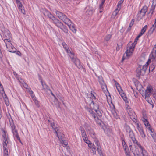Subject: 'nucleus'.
Listing matches in <instances>:
<instances>
[{"instance_id": "4d7b16f0", "label": "nucleus", "mask_w": 156, "mask_h": 156, "mask_svg": "<svg viewBox=\"0 0 156 156\" xmlns=\"http://www.w3.org/2000/svg\"><path fill=\"white\" fill-rule=\"evenodd\" d=\"M138 82L137 81L136 82V83H135V85L136 86V88L137 89V90H140V89H138V86H140V85L139 83H138Z\"/></svg>"}, {"instance_id": "49530a36", "label": "nucleus", "mask_w": 156, "mask_h": 156, "mask_svg": "<svg viewBox=\"0 0 156 156\" xmlns=\"http://www.w3.org/2000/svg\"><path fill=\"white\" fill-rule=\"evenodd\" d=\"M98 79H99V82L100 83V84H102V83H105L104 82V81L102 77H99L98 78Z\"/></svg>"}, {"instance_id": "e2e57ef3", "label": "nucleus", "mask_w": 156, "mask_h": 156, "mask_svg": "<svg viewBox=\"0 0 156 156\" xmlns=\"http://www.w3.org/2000/svg\"><path fill=\"white\" fill-rule=\"evenodd\" d=\"M36 105L38 107H39V105L38 104V102L37 100H35L34 101Z\"/></svg>"}, {"instance_id": "603ef678", "label": "nucleus", "mask_w": 156, "mask_h": 156, "mask_svg": "<svg viewBox=\"0 0 156 156\" xmlns=\"http://www.w3.org/2000/svg\"><path fill=\"white\" fill-rule=\"evenodd\" d=\"M48 91H49L51 93V94L53 96L54 98H55V100L58 102V99L56 98V97H55V96L54 95V94L53 93L52 91H51V90L50 89V90H48Z\"/></svg>"}, {"instance_id": "c756f323", "label": "nucleus", "mask_w": 156, "mask_h": 156, "mask_svg": "<svg viewBox=\"0 0 156 156\" xmlns=\"http://www.w3.org/2000/svg\"><path fill=\"white\" fill-rule=\"evenodd\" d=\"M62 45L63 46V48L65 49L66 52L68 53V55L70 53V52H72L70 50H69L66 48V46L67 45L65 42L62 43Z\"/></svg>"}, {"instance_id": "aec40b11", "label": "nucleus", "mask_w": 156, "mask_h": 156, "mask_svg": "<svg viewBox=\"0 0 156 156\" xmlns=\"http://www.w3.org/2000/svg\"><path fill=\"white\" fill-rule=\"evenodd\" d=\"M62 21L64 22V23L66 24H67L68 26L70 25L72 23L71 21L66 16V19L63 20Z\"/></svg>"}, {"instance_id": "5701e85b", "label": "nucleus", "mask_w": 156, "mask_h": 156, "mask_svg": "<svg viewBox=\"0 0 156 156\" xmlns=\"http://www.w3.org/2000/svg\"><path fill=\"white\" fill-rule=\"evenodd\" d=\"M100 85L101 86L102 90L105 92H105L108 91L107 86L105 83Z\"/></svg>"}, {"instance_id": "412c9836", "label": "nucleus", "mask_w": 156, "mask_h": 156, "mask_svg": "<svg viewBox=\"0 0 156 156\" xmlns=\"http://www.w3.org/2000/svg\"><path fill=\"white\" fill-rule=\"evenodd\" d=\"M12 132L14 136L16 137L17 139L20 142H21L20 138L18 134V133L17 130L16 129L15 130H13Z\"/></svg>"}, {"instance_id": "423d86ee", "label": "nucleus", "mask_w": 156, "mask_h": 156, "mask_svg": "<svg viewBox=\"0 0 156 156\" xmlns=\"http://www.w3.org/2000/svg\"><path fill=\"white\" fill-rule=\"evenodd\" d=\"M50 125L54 130L55 133L56 134V135L58 137L60 141L62 140H63V138L64 137V135L62 133H59L58 128L55 126V124L54 123H51Z\"/></svg>"}, {"instance_id": "7ed1b4c3", "label": "nucleus", "mask_w": 156, "mask_h": 156, "mask_svg": "<svg viewBox=\"0 0 156 156\" xmlns=\"http://www.w3.org/2000/svg\"><path fill=\"white\" fill-rule=\"evenodd\" d=\"M141 36V35L139 34L137 37L135 39L134 42L132 43L131 45L130 46H129V45H127V48H129L126 51L125 53L126 54V56L128 57H129L132 55V54L135 45L137 44V41L138 40L139 38Z\"/></svg>"}, {"instance_id": "2f4dec72", "label": "nucleus", "mask_w": 156, "mask_h": 156, "mask_svg": "<svg viewBox=\"0 0 156 156\" xmlns=\"http://www.w3.org/2000/svg\"><path fill=\"white\" fill-rule=\"evenodd\" d=\"M112 112L114 117L116 119H117L119 118V116L117 115V112H116L115 109H113L112 111Z\"/></svg>"}, {"instance_id": "c03bdc74", "label": "nucleus", "mask_w": 156, "mask_h": 156, "mask_svg": "<svg viewBox=\"0 0 156 156\" xmlns=\"http://www.w3.org/2000/svg\"><path fill=\"white\" fill-rule=\"evenodd\" d=\"M3 99L6 105H9V103L8 98L5 97V98H3Z\"/></svg>"}, {"instance_id": "7c9ffc66", "label": "nucleus", "mask_w": 156, "mask_h": 156, "mask_svg": "<svg viewBox=\"0 0 156 156\" xmlns=\"http://www.w3.org/2000/svg\"><path fill=\"white\" fill-rule=\"evenodd\" d=\"M122 141L124 149V150H126V149L128 148V147L125 141L122 138Z\"/></svg>"}, {"instance_id": "774afa93", "label": "nucleus", "mask_w": 156, "mask_h": 156, "mask_svg": "<svg viewBox=\"0 0 156 156\" xmlns=\"http://www.w3.org/2000/svg\"><path fill=\"white\" fill-rule=\"evenodd\" d=\"M29 93L30 95L32 94H33V92L31 90V89L30 90H29Z\"/></svg>"}, {"instance_id": "a18cd8bd", "label": "nucleus", "mask_w": 156, "mask_h": 156, "mask_svg": "<svg viewBox=\"0 0 156 156\" xmlns=\"http://www.w3.org/2000/svg\"><path fill=\"white\" fill-rule=\"evenodd\" d=\"M125 152V153L126 156H130V152L128 148H127L126 150H124Z\"/></svg>"}, {"instance_id": "1a4fd4ad", "label": "nucleus", "mask_w": 156, "mask_h": 156, "mask_svg": "<svg viewBox=\"0 0 156 156\" xmlns=\"http://www.w3.org/2000/svg\"><path fill=\"white\" fill-rule=\"evenodd\" d=\"M128 114L130 119L134 122H136V115L132 109L129 110Z\"/></svg>"}, {"instance_id": "864d4df0", "label": "nucleus", "mask_w": 156, "mask_h": 156, "mask_svg": "<svg viewBox=\"0 0 156 156\" xmlns=\"http://www.w3.org/2000/svg\"><path fill=\"white\" fill-rule=\"evenodd\" d=\"M122 98H123V100L124 101L125 103H126L128 102V101L127 100V98L126 95L124 96L123 97H122Z\"/></svg>"}, {"instance_id": "0eeeda50", "label": "nucleus", "mask_w": 156, "mask_h": 156, "mask_svg": "<svg viewBox=\"0 0 156 156\" xmlns=\"http://www.w3.org/2000/svg\"><path fill=\"white\" fill-rule=\"evenodd\" d=\"M88 132L89 135L94 139L97 147L98 149L100 148V145L98 140L96 137L94 132L92 129L89 130Z\"/></svg>"}, {"instance_id": "f704fd0d", "label": "nucleus", "mask_w": 156, "mask_h": 156, "mask_svg": "<svg viewBox=\"0 0 156 156\" xmlns=\"http://www.w3.org/2000/svg\"><path fill=\"white\" fill-rule=\"evenodd\" d=\"M94 112L95 113H96L97 117L99 116V117H101L102 116V113L101 111L99 110V109Z\"/></svg>"}, {"instance_id": "6ab92c4d", "label": "nucleus", "mask_w": 156, "mask_h": 156, "mask_svg": "<svg viewBox=\"0 0 156 156\" xmlns=\"http://www.w3.org/2000/svg\"><path fill=\"white\" fill-rule=\"evenodd\" d=\"M4 41L5 43L7 48H9L11 45V43H10V39H5Z\"/></svg>"}, {"instance_id": "9b49d317", "label": "nucleus", "mask_w": 156, "mask_h": 156, "mask_svg": "<svg viewBox=\"0 0 156 156\" xmlns=\"http://www.w3.org/2000/svg\"><path fill=\"white\" fill-rule=\"evenodd\" d=\"M55 12L57 16L61 20H62L66 18V16L61 12L57 10H56Z\"/></svg>"}, {"instance_id": "5fc2aeb1", "label": "nucleus", "mask_w": 156, "mask_h": 156, "mask_svg": "<svg viewBox=\"0 0 156 156\" xmlns=\"http://www.w3.org/2000/svg\"><path fill=\"white\" fill-rule=\"evenodd\" d=\"M151 136L153 138L154 141L156 140V134L155 133H153V134H151Z\"/></svg>"}, {"instance_id": "a211bd4d", "label": "nucleus", "mask_w": 156, "mask_h": 156, "mask_svg": "<svg viewBox=\"0 0 156 156\" xmlns=\"http://www.w3.org/2000/svg\"><path fill=\"white\" fill-rule=\"evenodd\" d=\"M69 27L70 29L73 32L76 33V29L75 26L74 24L72 23L70 24Z\"/></svg>"}, {"instance_id": "79ce46f5", "label": "nucleus", "mask_w": 156, "mask_h": 156, "mask_svg": "<svg viewBox=\"0 0 156 156\" xmlns=\"http://www.w3.org/2000/svg\"><path fill=\"white\" fill-rule=\"evenodd\" d=\"M16 2L18 4V6H19V9H21V10H22V9H21V8L22 7V4L20 2V0H19V2H17V1H16Z\"/></svg>"}, {"instance_id": "58836bf2", "label": "nucleus", "mask_w": 156, "mask_h": 156, "mask_svg": "<svg viewBox=\"0 0 156 156\" xmlns=\"http://www.w3.org/2000/svg\"><path fill=\"white\" fill-rule=\"evenodd\" d=\"M137 127L140 133L144 131L142 128L138 123L137 124Z\"/></svg>"}, {"instance_id": "e433bc0d", "label": "nucleus", "mask_w": 156, "mask_h": 156, "mask_svg": "<svg viewBox=\"0 0 156 156\" xmlns=\"http://www.w3.org/2000/svg\"><path fill=\"white\" fill-rule=\"evenodd\" d=\"M147 6H144L140 12H143L145 14L147 11Z\"/></svg>"}, {"instance_id": "680f3d73", "label": "nucleus", "mask_w": 156, "mask_h": 156, "mask_svg": "<svg viewBox=\"0 0 156 156\" xmlns=\"http://www.w3.org/2000/svg\"><path fill=\"white\" fill-rule=\"evenodd\" d=\"M100 148H101V146H100V148L98 149L97 148V149H98V153H99V154L100 155V156H101V155H102V153L101 152V150L100 149Z\"/></svg>"}, {"instance_id": "f257e3e1", "label": "nucleus", "mask_w": 156, "mask_h": 156, "mask_svg": "<svg viewBox=\"0 0 156 156\" xmlns=\"http://www.w3.org/2000/svg\"><path fill=\"white\" fill-rule=\"evenodd\" d=\"M124 128L126 132L129 133V136L131 139L133 143L134 144L136 143L140 149V151H139L138 149L136 148V149L135 151L137 156H149L147 151L140 144H138L137 143V141L135 138L133 132L130 127L126 124H125Z\"/></svg>"}, {"instance_id": "0e129e2a", "label": "nucleus", "mask_w": 156, "mask_h": 156, "mask_svg": "<svg viewBox=\"0 0 156 156\" xmlns=\"http://www.w3.org/2000/svg\"><path fill=\"white\" fill-rule=\"evenodd\" d=\"M23 86L25 88H27L28 86L26 83H24V84H23Z\"/></svg>"}, {"instance_id": "338daca9", "label": "nucleus", "mask_w": 156, "mask_h": 156, "mask_svg": "<svg viewBox=\"0 0 156 156\" xmlns=\"http://www.w3.org/2000/svg\"><path fill=\"white\" fill-rule=\"evenodd\" d=\"M134 94L136 98H137V97H138V94L137 93V92H134Z\"/></svg>"}, {"instance_id": "bf43d9fd", "label": "nucleus", "mask_w": 156, "mask_h": 156, "mask_svg": "<svg viewBox=\"0 0 156 156\" xmlns=\"http://www.w3.org/2000/svg\"><path fill=\"white\" fill-rule=\"evenodd\" d=\"M0 86H2V90H1V93L2 95H4V92L3 91V92H5V91L4 90V88L1 84H0Z\"/></svg>"}, {"instance_id": "9d476101", "label": "nucleus", "mask_w": 156, "mask_h": 156, "mask_svg": "<svg viewBox=\"0 0 156 156\" xmlns=\"http://www.w3.org/2000/svg\"><path fill=\"white\" fill-rule=\"evenodd\" d=\"M156 5V0H153L152 5L150 9V10L148 13L150 16L151 17L153 13L155 6Z\"/></svg>"}, {"instance_id": "6e6d98bb", "label": "nucleus", "mask_w": 156, "mask_h": 156, "mask_svg": "<svg viewBox=\"0 0 156 156\" xmlns=\"http://www.w3.org/2000/svg\"><path fill=\"white\" fill-rule=\"evenodd\" d=\"M142 120L143 121V122H146V121H147V117L145 116H144L142 118Z\"/></svg>"}, {"instance_id": "39448f33", "label": "nucleus", "mask_w": 156, "mask_h": 156, "mask_svg": "<svg viewBox=\"0 0 156 156\" xmlns=\"http://www.w3.org/2000/svg\"><path fill=\"white\" fill-rule=\"evenodd\" d=\"M147 68V65H139L136 70L137 77H140V75H143L145 73Z\"/></svg>"}, {"instance_id": "393cba45", "label": "nucleus", "mask_w": 156, "mask_h": 156, "mask_svg": "<svg viewBox=\"0 0 156 156\" xmlns=\"http://www.w3.org/2000/svg\"><path fill=\"white\" fill-rule=\"evenodd\" d=\"M8 50V51L11 52L15 53L16 52V48L12 46L11 44V45L9 48H7Z\"/></svg>"}, {"instance_id": "6e6552de", "label": "nucleus", "mask_w": 156, "mask_h": 156, "mask_svg": "<svg viewBox=\"0 0 156 156\" xmlns=\"http://www.w3.org/2000/svg\"><path fill=\"white\" fill-rule=\"evenodd\" d=\"M80 130L81 133L82 137L83 138V140L87 144H89L90 140H88V137L87 136L86 132L84 128L82 127H80Z\"/></svg>"}, {"instance_id": "bb28decb", "label": "nucleus", "mask_w": 156, "mask_h": 156, "mask_svg": "<svg viewBox=\"0 0 156 156\" xmlns=\"http://www.w3.org/2000/svg\"><path fill=\"white\" fill-rule=\"evenodd\" d=\"M119 88L117 87V89L119 91V94H120L122 98L124 96L126 95L123 92V91L121 88L120 87H119Z\"/></svg>"}, {"instance_id": "69168bd1", "label": "nucleus", "mask_w": 156, "mask_h": 156, "mask_svg": "<svg viewBox=\"0 0 156 156\" xmlns=\"http://www.w3.org/2000/svg\"><path fill=\"white\" fill-rule=\"evenodd\" d=\"M114 81H115V84L116 86V87H118L119 88V87H120L119 86V83L116 81L114 80Z\"/></svg>"}, {"instance_id": "f03ea898", "label": "nucleus", "mask_w": 156, "mask_h": 156, "mask_svg": "<svg viewBox=\"0 0 156 156\" xmlns=\"http://www.w3.org/2000/svg\"><path fill=\"white\" fill-rule=\"evenodd\" d=\"M85 101L87 105L85 108L87 111L90 113L89 119L93 118L96 119V114L94 112L99 109V105L97 103H94L93 99L90 97H87Z\"/></svg>"}, {"instance_id": "ea45409f", "label": "nucleus", "mask_w": 156, "mask_h": 156, "mask_svg": "<svg viewBox=\"0 0 156 156\" xmlns=\"http://www.w3.org/2000/svg\"><path fill=\"white\" fill-rule=\"evenodd\" d=\"M3 156H8V152L7 148L3 149Z\"/></svg>"}, {"instance_id": "72a5a7b5", "label": "nucleus", "mask_w": 156, "mask_h": 156, "mask_svg": "<svg viewBox=\"0 0 156 156\" xmlns=\"http://www.w3.org/2000/svg\"><path fill=\"white\" fill-rule=\"evenodd\" d=\"M8 143L7 140H3V149L7 148V144Z\"/></svg>"}, {"instance_id": "cd10ccee", "label": "nucleus", "mask_w": 156, "mask_h": 156, "mask_svg": "<svg viewBox=\"0 0 156 156\" xmlns=\"http://www.w3.org/2000/svg\"><path fill=\"white\" fill-rule=\"evenodd\" d=\"M3 133L2 134V136L3 138V140H7L8 139V137L6 134L7 132L4 130H2Z\"/></svg>"}, {"instance_id": "2eb2a0df", "label": "nucleus", "mask_w": 156, "mask_h": 156, "mask_svg": "<svg viewBox=\"0 0 156 156\" xmlns=\"http://www.w3.org/2000/svg\"><path fill=\"white\" fill-rule=\"evenodd\" d=\"M41 82L43 87V90L45 92H48V90H50V89L49 87L45 83H43V80H41Z\"/></svg>"}, {"instance_id": "37998d69", "label": "nucleus", "mask_w": 156, "mask_h": 156, "mask_svg": "<svg viewBox=\"0 0 156 156\" xmlns=\"http://www.w3.org/2000/svg\"><path fill=\"white\" fill-rule=\"evenodd\" d=\"M119 8H117L113 12L112 14V15L114 16H115L118 14V13L119 12Z\"/></svg>"}, {"instance_id": "4be33fe9", "label": "nucleus", "mask_w": 156, "mask_h": 156, "mask_svg": "<svg viewBox=\"0 0 156 156\" xmlns=\"http://www.w3.org/2000/svg\"><path fill=\"white\" fill-rule=\"evenodd\" d=\"M151 89H147L145 91V94L144 95H142L143 97L144 96H147L149 97V96L150 95Z\"/></svg>"}, {"instance_id": "f8f14e48", "label": "nucleus", "mask_w": 156, "mask_h": 156, "mask_svg": "<svg viewBox=\"0 0 156 156\" xmlns=\"http://www.w3.org/2000/svg\"><path fill=\"white\" fill-rule=\"evenodd\" d=\"M52 22L58 27H60L62 23L58 19L54 17L52 19Z\"/></svg>"}, {"instance_id": "c9c22d12", "label": "nucleus", "mask_w": 156, "mask_h": 156, "mask_svg": "<svg viewBox=\"0 0 156 156\" xmlns=\"http://www.w3.org/2000/svg\"><path fill=\"white\" fill-rule=\"evenodd\" d=\"M95 119H94L96 121L97 124L100 126L101 125L102 123V122L101 120L99 119L98 117H96Z\"/></svg>"}, {"instance_id": "de8ad7c7", "label": "nucleus", "mask_w": 156, "mask_h": 156, "mask_svg": "<svg viewBox=\"0 0 156 156\" xmlns=\"http://www.w3.org/2000/svg\"><path fill=\"white\" fill-rule=\"evenodd\" d=\"M60 142L61 144H63L65 146H67L68 144L67 142L66 141L64 140L61 141Z\"/></svg>"}, {"instance_id": "a19ab883", "label": "nucleus", "mask_w": 156, "mask_h": 156, "mask_svg": "<svg viewBox=\"0 0 156 156\" xmlns=\"http://www.w3.org/2000/svg\"><path fill=\"white\" fill-rule=\"evenodd\" d=\"M112 35L111 34H108L106 35L105 38V40L106 41H108L111 38Z\"/></svg>"}, {"instance_id": "4c0bfd02", "label": "nucleus", "mask_w": 156, "mask_h": 156, "mask_svg": "<svg viewBox=\"0 0 156 156\" xmlns=\"http://www.w3.org/2000/svg\"><path fill=\"white\" fill-rule=\"evenodd\" d=\"M124 0H120L118 2L117 5V8H119V10H120L121 7V5L123 3Z\"/></svg>"}, {"instance_id": "3c124183", "label": "nucleus", "mask_w": 156, "mask_h": 156, "mask_svg": "<svg viewBox=\"0 0 156 156\" xmlns=\"http://www.w3.org/2000/svg\"><path fill=\"white\" fill-rule=\"evenodd\" d=\"M144 98L146 99V101H147L149 103H150L151 102V100L150 98L149 97H147V96H144Z\"/></svg>"}, {"instance_id": "13d9d810", "label": "nucleus", "mask_w": 156, "mask_h": 156, "mask_svg": "<svg viewBox=\"0 0 156 156\" xmlns=\"http://www.w3.org/2000/svg\"><path fill=\"white\" fill-rule=\"evenodd\" d=\"M140 135H141V137L142 138H145V133H144V131H143L142 132H141L140 133Z\"/></svg>"}, {"instance_id": "dca6fc26", "label": "nucleus", "mask_w": 156, "mask_h": 156, "mask_svg": "<svg viewBox=\"0 0 156 156\" xmlns=\"http://www.w3.org/2000/svg\"><path fill=\"white\" fill-rule=\"evenodd\" d=\"M89 144H88V146L90 148L92 149L93 152L94 154H95L96 151V149L95 147L94 144H92L90 141Z\"/></svg>"}, {"instance_id": "4468645a", "label": "nucleus", "mask_w": 156, "mask_h": 156, "mask_svg": "<svg viewBox=\"0 0 156 156\" xmlns=\"http://www.w3.org/2000/svg\"><path fill=\"white\" fill-rule=\"evenodd\" d=\"M150 56L152 58L154 59H155L156 57V44L154 45Z\"/></svg>"}, {"instance_id": "b1692460", "label": "nucleus", "mask_w": 156, "mask_h": 156, "mask_svg": "<svg viewBox=\"0 0 156 156\" xmlns=\"http://www.w3.org/2000/svg\"><path fill=\"white\" fill-rule=\"evenodd\" d=\"M145 126L148 129V130L150 131L152 133H153L152 129L151 128L150 124H149L148 121H146V122H144Z\"/></svg>"}, {"instance_id": "8fccbe9b", "label": "nucleus", "mask_w": 156, "mask_h": 156, "mask_svg": "<svg viewBox=\"0 0 156 156\" xmlns=\"http://www.w3.org/2000/svg\"><path fill=\"white\" fill-rule=\"evenodd\" d=\"M156 66V64L155 63H153L152 65L150 66V68L152 69V70H154Z\"/></svg>"}, {"instance_id": "473e14b6", "label": "nucleus", "mask_w": 156, "mask_h": 156, "mask_svg": "<svg viewBox=\"0 0 156 156\" xmlns=\"http://www.w3.org/2000/svg\"><path fill=\"white\" fill-rule=\"evenodd\" d=\"M134 22V19H132L129 24L128 28L127 30L128 31H129L131 29V27L133 25Z\"/></svg>"}, {"instance_id": "f3484780", "label": "nucleus", "mask_w": 156, "mask_h": 156, "mask_svg": "<svg viewBox=\"0 0 156 156\" xmlns=\"http://www.w3.org/2000/svg\"><path fill=\"white\" fill-rule=\"evenodd\" d=\"M61 30L63 31L65 33H67L68 32V29L66 26L64 25L62 23L60 27H59Z\"/></svg>"}, {"instance_id": "20e7f679", "label": "nucleus", "mask_w": 156, "mask_h": 156, "mask_svg": "<svg viewBox=\"0 0 156 156\" xmlns=\"http://www.w3.org/2000/svg\"><path fill=\"white\" fill-rule=\"evenodd\" d=\"M74 54L73 52H70L68 55L70 56L72 61L79 69H81L83 68V66L80 64L79 60L77 58L74 57Z\"/></svg>"}, {"instance_id": "ddd939ff", "label": "nucleus", "mask_w": 156, "mask_h": 156, "mask_svg": "<svg viewBox=\"0 0 156 156\" xmlns=\"http://www.w3.org/2000/svg\"><path fill=\"white\" fill-rule=\"evenodd\" d=\"M86 9L87 10L86 15L89 16H91L94 12V9L92 8L90 6H87L86 7Z\"/></svg>"}, {"instance_id": "052dcab7", "label": "nucleus", "mask_w": 156, "mask_h": 156, "mask_svg": "<svg viewBox=\"0 0 156 156\" xmlns=\"http://www.w3.org/2000/svg\"><path fill=\"white\" fill-rule=\"evenodd\" d=\"M11 127L12 131H13V130L16 129V127L14 125H11Z\"/></svg>"}, {"instance_id": "c85d7f7f", "label": "nucleus", "mask_w": 156, "mask_h": 156, "mask_svg": "<svg viewBox=\"0 0 156 156\" xmlns=\"http://www.w3.org/2000/svg\"><path fill=\"white\" fill-rule=\"evenodd\" d=\"M147 29V25H145L141 30V31L140 33L139 34H140L141 36L143 35V34L145 33L146 30Z\"/></svg>"}, {"instance_id": "a878e982", "label": "nucleus", "mask_w": 156, "mask_h": 156, "mask_svg": "<svg viewBox=\"0 0 156 156\" xmlns=\"http://www.w3.org/2000/svg\"><path fill=\"white\" fill-rule=\"evenodd\" d=\"M44 14L45 16H48L51 20L54 17L49 12L47 11H45Z\"/></svg>"}, {"instance_id": "09e8293b", "label": "nucleus", "mask_w": 156, "mask_h": 156, "mask_svg": "<svg viewBox=\"0 0 156 156\" xmlns=\"http://www.w3.org/2000/svg\"><path fill=\"white\" fill-rule=\"evenodd\" d=\"M145 13L143 12H139L138 13V15L139 16H140V17H142L144 16L145 15Z\"/></svg>"}]
</instances>
